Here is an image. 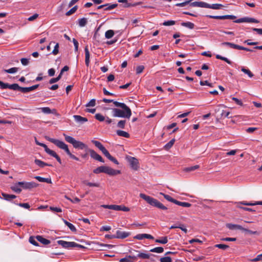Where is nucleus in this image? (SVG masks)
Wrapping results in <instances>:
<instances>
[{
	"instance_id": "nucleus-14",
	"label": "nucleus",
	"mask_w": 262,
	"mask_h": 262,
	"mask_svg": "<svg viewBox=\"0 0 262 262\" xmlns=\"http://www.w3.org/2000/svg\"><path fill=\"white\" fill-rule=\"evenodd\" d=\"M57 243L61 245L63 248L68 249L73 248V246L74 245V242H67L62 240L58 241Z\"/></svg>"
},
{
	"instance_id": "nucleus-4",
	"label": "nucleus",
	"mask_w": 262,
	"mask_h": 262,
	"mask_svg": "<svg viewBox=\"0 0 262 262\" xmlns=\"http://www.w3.org/2000/svg\"><path fill=\"white\" fill-rule=\"evenodd\" d=\"M140 197L144 200L148 204L162 210H167V208L159 201L144 193H140Z\"/></svg>"
},
{
	"instance_id": "nucleus-26",
	"label": "nucleus",
	"mask_w": 262,
	"mask_h": 262,
	"mask_svg": "<svg viewBox=\"0 0 262 262\" xmlns=\"http://www.w3.org/2000/svg\"><path fill=\"white\" fill-rule=\"evenodd\" d=\"M2 195L3 197V198L8 201H11L12 199H15L16 198V196L14 194H9L5 193H2Z\"/></svg>"
},
{
	"instance_id": "nucleus-53",
	"label": "nucleus",
	"mask_w": 262,
	"mask_h": 262,
	"mask_svg": "<svg viewBox=\"0 0 262 262\" xmlns=\"http://www.w3.org/2000/svg\"><path fill=\"white\" fill-rule=\"evenodd\" d=\"M241 71L243 72L244 73L247 74L249 77H252L253 76L252 72L249 70L245 68H242Z\"/></svg>"
},
{
	"instance_id": "nucleus-24",
	"label": "nucleus",
	"mask_w": 262,
	"mask_h": 262,
	"mask_svg": "<svg viewBox=\"0 0 262 262\" xmlns=\"http://www.w3.org/2000/svg\"><path fill=\"white\" fill-rule=\"evenodd\" d=\"M226 226L230 230L237 229L242 230L243 228V227L239 225L232 224H227Z\"/></svg>"
},
{
	"instance_id": "nucleus-22",
	"label": "nucleus",
	"mask_w": 262,
	"mask_h": 262,
	"mask_svg": "<svg viewBox=\"0 0 262 262\" xmlns=\"http://www.w3.org/2000/svg\"><path fill=\"white\" fill-rule=\"evenodd\" d=\"M34 178L40 182H46L48 184L52 183V180L51 178H45L40 176H35Z\"/></svg>"
},
{
	"instance_id": "nucleus-15",
	"label": "nucleus",
	"mask_w": 262,
	"mask_h": 262,
	"mask_svg": "<svg viewBox=\"0 0 262 262\" xmlns=\"http://www.w3.org/2000/svg\"><path fill=\"white\" fill-rule=\"evenodd\" d=\"M208 4L204 2H194L190 3V6L191 7H198L201 8H208Z\"/></svg>"
},
{
	"instance_id": "nucleus-13",
	"label": "nucleus",
	"mask_w": 262,
	"mask_h": 262,
	"mask_svg": "<svg viewBox=\"0 0 262 262\" xmlns=\"http://www.w3.org/2000/svg\"><path fill=\"white\" fill-rule=\"evenodd\" d=\"M88 151L90 152L92 158L102 163L104 162V161L102 157L98 154L95 150L93 149H89Z\"/></svg>"
},
{
	"instance_id": "nucleus-60",
	"label": "nucleus",
	"mask_w": 262,
	"mask_h": 262,
	"mask_svg": "<svg viewBox=\"0 0 262 262\" xmlns=\"http://www.w3.org/2000/svg\"><path fill=\"white\" fill-rule=\"evenodd\" d=\"M99 245L102 247L101 250H105V248H107L108 249H111L114 246V245H112L104 244H100Z\"/></svg>"
},
{
	"instance_id": "nucleus-31",
	"label": "nucleus",
	"mask_w": 262,
	"mask_h": 262,
	"mask_svg": "<svg viewBox=\"0 0 262 262\" xmlns=\"http://www.w3.org/2000/svg\"><path fill=\"white\" fill-rule=\"evenodd\" d=\"M82 183L89 186V187H99L100 185L99 183H92L89 182L86 180H84L82 181Z\"/></svg>"
},
{
	"instance_id": "nucleus-23",
	"label": "nucleus",
	"mask_w": 262,
	"mask_h": 262,
	"mask_svg": "<svg viewBox=\"0 0 262 262\" xmlns=\"http://www.w3.org/2000/svg\"><path fill=\"white\" fill-rule=\"evenodd\" d=\"M222 46H228L231 48L237 49L238 50L240 48V46L234 44L233 43L229 42H224L222 43Z\"/></svg>"
},
{
	"instance_id": "nucleus-7",
	"label": "nucleus",
	"mask_w": 262,
	"mask_h": 262,
	"mask_svg": "<svg viewBox=\"0 0 262 262\" xmlns=\"http://www.w3.org/2000/svg\"><path fill=\"white\" fill-rule=\"evenodd\" d=\"M91 142L98 148H99L104 155L110 161L113 162L116 164H119V162L117 160L112 156L107 149L103 146V145L99 142L96 140H93Z\"/></svg>"
},
{
	"instance_id": "nucleus-20",
	"label": "nucleus",
	"mask_w": 262,
	"mask_h": 262,
	"mask_svg": "<svg viewBox=\"0 0 262 262\" xmlns=\"http://www.w3.org/2000/svg\"><path fill=\"white\" fill-rule=\"evenodd\" d=\"M36 239L38 242H39L40 243H41V244H43L45 245H48V244H49L51 243L50 240L43 238L41 235H37V236H36Z\"/></svg>"
},
{
	"instance_id": "nucleus-16",
	"label": "nucleus",
	"mask_w": 262,
	"mask_h": 262,
	"mask_svg": "<svg viewBox=\"0 0 262 262\" xmlns=\"http://www.w3.org/2000/svg\"><path fill=\"white\" fill-rule=\"evenodd\" d=\"M130 234L129 232L117 230L116 231V238L124 239L128 237Z\"/></svg>"
},
{
	"instance_id": "nucleus-12",
	"label": "nucleus",
	"mask_w": 262,
	"mask_h": 262,
	"mask_svg": "<svg viewBox=\"0 0 262 262\" xmlns=\"http://www.w3.org/2000/svg\"><path fill=\"white\" fill-rule=\"evenodd\" d=\"M234 23H259V20L256 19L254 18L251 17H243L236 19L234 21Z\"/></svg>"
},
{
	"instance_id": "nucleus-6",
	"label": "nucleus",
	"mask_w": 262,
	"mask_h": 262,
	"mask_svg": "<svg viewBox=\"0 0 262 262\" xmlns=\"http://www.w3.org/2000/svg\"><path fill=\"white\" fill-rule=\"evenodd\" d=\"M63 136L64 137L65 140L67 142L72 144L74 148L80 149H89L88 146L84 143L79 141H77L75 140L73 137L68 136L65 134H63Z\"/></svg>"
},
{
	"instance_id": "nucleus-42",
	"label": "nucleus",
	"mask_w": 262,
	"mask_h": 262,
	"mask_svg": "<svg viewBox=\"0 0 262 262\" xmlns=\"http://www.w3.org/2000/svg\"><path fill=\"white\" fill-rule=\"evenodd\" d=\"M164 251L163 248L161 247H156L150 250V252H156L158 253H162Z\"/></svg>"
},
{
	"instance_id": "nucleus-27",
	"label": "nucleus",
	"mask_w": 262,
	"mask_h": 262,
	"mask_svg": "<svg viewBox=\"0 0 262 262\" xmlns=\"http://www.w3.org/2000/svg\"><path fill=\"white\" fill-rule=\"evenodd\" d=\"M41 110V112L45 114H54L56 112V110L53 109L51 110L49 107H44L39 108Z\"/></svg>"
},
{
	"instance_id": "nucleus-54",
	"label": "nucleus",
	"mask_w": 262,
	"mask_h": 262,
	"mask_svg": "<svg viewBox=\"0 0 262 262\" xmlns=\"http://www.w3.org/2000/svg\"><path fill=\"white\" fill-rule=\"evenodd\" d=\"M36 237L35 238L33 236H30V238H29V242L32 244V245H34V246H38V243L36 242Z\"/></svg>"
},
{
	"instance_id": "nucleus-45",
	"label": "nucleus",
	"mask_w": 262,
	"mask_h": 262,
	"mask_svg": "<svg viewBox=\"0 0 262 262\" xmlns=\"http://www.w3.org/2000/svg\"><path fill=\"white\" fill-rule=\"evenodd\" d=\"M175 142V139H171L169 142H168L164 146V148L165 149L168 150L169 148H170L174 144Z\"/></svg>"
},
{
	"instance_id": "nucleus-30",
	"label": "nucleus",
	"mask_w": 262,
	"mask_h": 262,
	"mask_svg": "<svg viewBox=\"0 0 262 262\" xmlns=\"http://www.w3.org/2000/svg\"><path fill=\"white\" fill-rule=\"evenodd\" d=\"M160 194L161 195H162L164 198L167 201L170 202H172L175 204H176V202H177V200H175L174 199H173L172 198H171L170 196H169V195L168 194H164L162 192H160Z\"/></svg>"
},
{
	"instance_id": "nucleus-43",
	"label": "nucleus",
	"mask_w": 262,
	"mask_h": 262,
	"mask_svg": "<svg viewBox=\"0 0 262 262\" xmlns=\"http://www.w3.org/2000/svg\"><path fill=\"white\" fill-rule=\"evenodd\" d=\"M176 203V205L184 207H190L191 206V204L187 202H182L177 200Z\"/></svg>"
},
{
	"instance_id": "nucleus-55",
	"label": "nucleus",
	"mask_w": 262,
	"mask_h": 262,
	"mask_svg": "<svg viewBox=\"0 0 262 262\" xmlns=\"http://www.w3.org/2000/svg\"><path fill=\"white\" fill-rule=\"evenodd\" d=\"M216 57L217 59H220L225 61L229 64H232V62L228 59H227L226 57H222L220 55H217Z\"/></svg>"
},
{
	"instance_id": "nucleus-64",
	"label": "nucleus",
	"mask_w": 262,
	"mask_h": 262,
	"mask_svg": "<svg viewBox=\"0 0 262 262\" xmlns=\"http://www.w3.org/2000/svg\"><path fill=\"white\" fill-rule=\"evenodd\" d=\"M232 100H233L237 105H239L240 106H242L243 105L242 101L237 99V98L232 97Z\"/></svg>"
},
{
	"instance_id": "nucleus-32",
	"label": "nucleus",
	"mask_w": 262,
	"mask_h": 262,
	"mask_svg": "<svg viewBox=\"0 0 262 262\" xmlns=\"http://www.w3.org/2000/svg\"><path fill=\"white\" fill-rule=\"evenodd\" d=\"M239 203L241 204L246 205V206H254L256 205H262V201H258L255 202V203H249L246 201L240 202Z\"/></svg>"
},
{
	"instance_id": "nucleus-36",
	"label": "nucleus",
	"mask_w": 262,
	"mask_h": 262,
	"mask_svg": "<svg viewBox=\"0 0 262 262\" xmlns=\"http://www.w3.org/2000/svg\"><path fill=\"white\" fill-rule=\"evenodd\" d=\"M216 111L217 112H221V118H222L223 117L231 118V117L229 116V115H230L229 112H227L224 110L221 111L220 108L217 109V110Z\"/></svg>"
},
{
	"instance_id": "nucleus-44",
	"label": "nucleus",
	"mask_w": 262,
	"mask_h": 262,
	"mask_svg": "<svg viewBox=\"0 0 262 262\" xmlns=\"http://www.w3.org/2000/svg\"><path fill=\"white\" fill-rule=\"evenodd\" d=\"M114 35V32L112 30H109L106 31L105 33V37L107 39L112 38Z\"/></svg>"
},
{
	"instance_id": "nucleus-18",
	"label": "nucleus",
	"mask_w": 262,
	"mask_h": 262,
	"mask_svg": "<svg viewBox=\"0 0 262 262\" xmlns=\"http://www.w3.org/2000/svg\"><path fill=\"white\" fill-rule=\"evenodd\" d=\"M102 207L105 209H112L114 210L120 211L121 205H103Z\"/></svg>"
},
{
	"instance_id": "nucleus-25",
	"label": "nucleus",
	"mask_w": 262,
	"mask_h": 262,
	"mask_svg": "<svg viewBox=\"0 0 262 262\" xmlns=\"http://www.w3.org/2000/svg\"><path fill=\"white\" fill-rule=\"evenodd\" d=\"M85 52V62L86 66H88L90 63V52L88 48L86 47L84 49Z\"/></svg>"
},
{
	"instance_id": "nucleus-47",
	"label": "nucleus",
	"mask_w": 262,
	"mask_h": 262,
	"mask_svg": "<svg viewBox=\"0 0 262 262\" xmlns=\"http://www.w3.org/2000/svg\"><path fill=\"white\" fill-rule=\"evenodd\" d=\"M77 9H78V6H75L72 9H71L69 11L67 12L66 13V15L67 16H70V15H72V14L76 12V11L77 10Z\"/></svg>"
},
{
	"instance_id": "nucleus-52",
	"label": "nucleus",
	"mask_w": 262,
	"mask_h": 262,
	"mask_svg": "<svg viewBox=\"0 0 262 262\" xmlns=\"http://www.w3.org/2000/svg\"><path fill=\"white\" fill-rule=\"evenodd\" d=\"M214 247L223 250H226L229 248V246L225 244H216L214 245Z\"/></svg>"
},
{
	"instance_id": "nucleus-21",
	"label": "nucleus",
	"mask_w": 262,
	"mask_h": 262,
	"mask_svg": "<svg viewBox=\"0 0 262 262\" xmlns=\"http://www.w3.org/2000/svg\"><path fill=\"white\" fill-rule=\"evenodd\" d=\"M73 117L77 122L83 123L88 121V119L79 115H74Z\"/></svg>"
},
{
	"instance_id": "nucleus-49",
	"label": "nucleus",
	"mask_w": 262,
	"mask_h": 262,
	"mask_svg": "<svg viewBox=\"0 0 262 262\" xmlns=\"http://www.w3.org/2000/svg\"><path fill=\"white\" fill-rule=\"evenodd\" d=\"M18 69L17 68L13 67V68H10L8 70H4V71L7 73L13 74V73H15L16 72H17Z\"/></svg>"
},
{
	"instance_id": "nucleus-28",
	"label": "nucleus",
	"mask_w": 262,
	"mask_h": 262,
	"mask_svg": "<svg viewBox=\"0 0 262 262\" xmlns=\"http://www.w3.org/2000/svg\"><path fill=\"white\" fill-rule=\"evenodd\" d=\"M242 231L243 232H245V233H248L249 234H254V235H259V232H258V231H252V230H250L247 229L246 228H244V227L242 228Z\"/></svg>"
},
{
	"instance_id": "nucleus-62",
	"label": "nucleus",
	"mask_w": 262,
	"mask_h": 262,
	"mask_svg": "<svg viewBox=\"0 0 262 262\" xmlns=\"http://www.w3.org/2000/svg\"><path fill=\"white\" fill-rule=\"evenodd\" d=\"M66 198L69 200V201H70L72 203H79L80 202V199L77 197H75L74 198V199H72L69 197H67V196H66Z\"/></svg>"
},
{
	"instance_id": "nucleus-3",
	"label": "nucleus",
	"mask_w": 262,
	"mask_h": 262,
	"mask_svg": "<svg viewBox=\"0 0 262 262\" xmlns=\"http://www.w3.org/2000/svg\"><path fill=\"white\" fill-rule=\"evenodd\" d=\"M0 87L2 89H9L13 90H18L24 93H28L33 91L32 86L23 88L19 86V85L17 83L9 84L8 83H4L1 80Z\"/></svg>"
},
{
	"instance_id": "nucleus-51",
	"label": "nucleus",
	"mask_w": 262,
	"mask_h": 262,
	"mask_svg": "<svg viewBox=\"0 0 262 262\" xmlns=\"http://www.w3.org/2000/svg\"><path fill=\"white\" fill-rule=\"evenodd\" d=\"M125 123H126V120H120L118 122L117 126L119 128H124Z\"/></svg>"
},
{
	"instance_id": "nucleus-59",
	"label": "nucleus",
	"mask_w": 262,
	"mask_h": 262,
	"mask_svg": "<svg viewBox=\"0 0 262 262\" xmlns=\"http://www.w3.org/2000/svg\"><path fill=\"white\" fill-rule=\"evenodd\" d=\"M160 261L161 262H171L172 260L170 257L166 256V257H161L160 258Z\"/></svg>"
},
{
	"instance_id": "nucleus-58",
	"label": "nucleus",
	"mask_w": 262,
	"mask_h": 262,
	"mask_svg": "<svg viewBox=\"0 0 262 262\" xmlns=\"http://www.w3.org/2000/svg\"><path fill=\"white\" fill-rule=\"evenodd\" d=\"M145 236H146L145 233L139 234L136 235L135 236H134V238L135 239H137L138 240H141V239H143V238H145Z\"/></svg>"
},
{
	"instance_id": "nucleus-19",
	"label": "nucleus",
	"mask_w": 262,
	"mask_h": 262,
	"mask_svg": "<svg viewBox=\"0 0 262 262\" xmlns=\"http://www.w3.org/2000/svg\"><path fill=\"white\" fill-rule=\"evenodd\" d=\"M34 163L40 168H43L46 166H52V164L45 163L39 159H35L34 160Z\"/></svg>"
},
{
	"instance_id": "nucleus-8",
	"label": "nucleus",
	"mask_w": 262,
	"mask_h": 262,
	"mask_svg": "<svg viewBox=\"0 0 262 262\" xmlns=\"http://www.w3.org/2000/svg\"><path fill=\"white\" fill-rule=\"evenodd\" d=\"M126 159L129 163V165L133 169L137 170L139 169V163L137 159L135 157L127 156L126 157Z\"/></svg>"
},
{
	"instance_id": "nucleus-5",
	"label": "nucleus",
	"mask_w": 262,
	"mask_h": 262,
	"mask_svg": "<svg viewBox=\"0 0 262 262\" xmlns=\"http://www.w3.org/2000/svg\"><path fill=\"white\" fill-rule=\"evenodd\" d=\"M93 172L95 174H99L103 172L113 176L121 173V171L119 170L114 169L107 166H101L94 169Z\"/></svg>"
},
{
	"instance_id": "nucleus-34",
	"label": "nucleus",
	"mask_w": 262,
	"mask_h": 262,
	"mask_svg": "<svg viewBox=\"0 0 262 262\" xmlns=\"http://www.w3.org/2000/svg\"><path fill=\"white\" fill-rule=\"evenodd\" d=\"M181 26L187 27L190 29H193L194 28V24L191 22H183L181 23Z\"/></svg>"
},
{
	"instance_id": "nucleus-2",
	"label": "nucleus",
	"mask_w": 262,
	"mask_h": 262,
	"mask_svg": "<svg viewBox=\"0 0 262 262\" xmlns=\"http://www.w3.org/2000/svg\"><path fill=\"white\" fill-rule=\"evenodd\" d=\"M46 139L51 142V143L54 144L55 145H56L58 147H59L60 149H62L64 150L66 152L67 154L69 156V157L72 158L73 160L79 161V158L76 157L75 155H73L70 151L68 145L64 143L63 141L55 139L53 138H51L49 137L46 138Z\"/></svg>"
},
{
	"instance_id": "nucleus-35",
	"label": "nucleus",
	"mask_w": 262,
	"mask_h": 262,
	"mask_svg": "<svg viewBox=\"0 0 262 262\" xmlns=\"http://www.w3.org/2000/svg\"><path fill=\"white\" fill-rule=\"evenodd\" d=\"M64 223L70 228V229L73 232H76L77 231L75 227L71 223L68 222L66 220L62 219Z\"/></svg>"
},
{
	"instance_id": "nucleus-10",
	"label": "nucleus",
	"mask_w": 262,
	"mask_h": 262,
	"mask_svg": "<svg viewBox=\"0 0 262 262\" xmlns=\"http://www.w3.org/2000/svg\"><path fill=\"white\" fill-rule=\"evenodd\" d=\"M40 146L44 148L45 151L47 154L54 157L60 164H61V160L60 158L54 151L49 149L48 146L44 143H42Z\"/></svg>"
},
{
	"instance_id": "nucleus-17",
	"label": "nucleus",
	"mask_w": 262,
	"mask_h": 262,
	"mask_svg": "<svg viewBox=\"0 0 262 262\" xmlns=\"http://www.w3.org/2000/svg\"><path fill=\"white\" fill-rule=\"evenodd\" d=\"M137 261L136 256H127L124 258H121L120 262H136Z\"/></svg>"
},
{
	"instance_id": "nucleus-38",
	"label": "nucleus",
	"mask_w": 262,
	"mask_h": 262,
	"mask_svg": "<svg viewBox=\"0 0 262 262\" xmlns=\"http://www.w3.org/2000/svg\"><path fill=\"white\" fill-rule=\"evenodd\" d=\"M88 23L87 19L86 18H82L78 19V25L80 27L85 26Z\"/></svg>"
},
{
	"instance_id": "nucleus-41",
	"label": "nucleus",
	"mask_w": 262,
	"mask_h": 262,
	"mask_svg": "<svg viewBox=\"0 0 262 262\" xmlns=\"http://www.w3.org/2000/svg\"><path fill=\"white\" fill-rule=\"evenodd\" d=\"M155 242L156 243H160L162 244H165L168 242L167 237L164 236L162 237L161 239H157Z\"/></svg>"
},
{
	"instance_id": "nucleus-56",
	"label": "nucleus",
	"mask_w": 262,
	"mask_h": 262,
	"mask_svg": "<svg viewBox=\"0 0 262 262\" xmlns=\"http://www.w3.org/2000/svg\"><path fill=\"white\" fill-rule=\"evenodd\" d=\"M61 76L58 75L56 78H51L50 80V81H49V83L52 84V83H54L55 82H57V81H58L61 79Z\"/></svg>"
},
{
	"instance_id": "nucleus-50",
	"label": "nucleus",
	"mask_w": 262,
	"mask_h": 262,
	"mask_svg": "<svg viewBox=\"0 0 262 262\" xmlns=\"http://www.w3.org/2000/svg\"><path fill=\"white\" fill-rule=\"evenodd\" d=\"M193 0H187L185 2L181 3H177V4H176V6H178V7H184V6H185L186 5L189 4H190V3H191V2Z\"/></svg>"
},
{
	"instance_id": "nucleus-63",
	"label": "nucleus",
	"mask_w": 262,
	"mask_h": 262,
	"mask_svg": "<svg viewBox=\"0 0 262 262\" xmlns=\"http://www.w3.org/2000/svg\"><path fill=\"white\" fill-rule=\"evenodd\" d=\"M30 58H23L20 59L21 63L24 66H26L29 64Z\"/></svg>"
},
{
	"instance_id": "nucleus-9",
	"label": "nucleus",
	"mask_w": 262,
	"mask_h": 262,
	"mask_svg": "<svg viewBox=\"0 0 262 262\" xmlns=\"http://www.w3.org/2000/svg\"><path fill=\"white\" fill-rule=\"evenodd\" d=\"M17 184L25 189H31L36 188L38 186V184L34 182H19L17 183Z\"/></svg>"
},
{
	"instance_id": "nucleus-61",
	"label": "nucleus",
	"mask_w": 262,
	"mask_h": 262,
	"mask_svg": "<svg viewBox=\"0 0 262 262\" xmlns=\"http://www.w3.org/2000/svg\"><path fill=\"white\" fill-rule=\"evenodd\" d=\"M96 105V100L95 99H91L89 102L86 104V107L94 106Z\"/></svg>"
},
{
	"instance_id": "nucleus-39",
	"label": "nucleus",
	"mask_w": 262,
	"mask_h": 262,
	"mask_svg": "<svg viewBox=\"0 0 262 262\" xmlns=\"http://www.w3.org/2000/svg\"><path fill=\"white\" fill-rule=\"evenodd\" d=\"M199 168V165H196L193 166H190L188 167H186L184 169V171L186 172H190L192 171H194Z\"/></svg>"
},
{
	"instance_id": "nucleus-1",
	"label": "nucleus",
	"mask_w": 262,
	"mask_h": 262,
	"mask_svg": "<svg viewBox=\"0 0 262 262\" xmlns=\"http://www.w3.org/2000/svg\"><path fill=\"white\" fill-rule=\"evenodd\" d=\"M102 101L105 103L113 102L116 107H120L119 108H112L113 116L115 117L129 118L132 115V111L130 108L125 103L119 102L112 99L103 98Z\"/></svg>"
},
{
	"instance_id": "nucleus-11",
	"label": "nucleus",
	"mask_w": 262,
	"mask_h": 262,
	"mask_svg": "<svg viewBox=\"0 0 262 262\" xmlns=\"http://www.w3.org/2000/svg\"><path fill=\"white\" fill-rule=\"evenodd\" d=\"M206 17L210 18L216 19H234L236 18V17L233 15H225L222 16L218 15H207Z\"/></svg>"
},
{
	"instance_id": "nucleus-40",
	"label": "nucleus",
	"mask_w": 262,
	"mask_h": 262,
	"mask_svg": "<svg viewBox=\"0 0 262 262\" xmlns=\"http://www.w3.org/2000/svg\"><path fill=\"white\" fill-rule=\"evenodd\" d=\"M18 186H19L18 184H17V183H16L14 185L12 186L11 187V189L14 192L19 193L21 191V189Z\"/></svg>"
},
{
	"instance_id": "nucleus-29",
	"label": "nucleus",
	"mask_w": 262,
	"mask_h": 262,
	"mask_svg": "<svg viewBox=\"0 0 262 262\" xmlns=\"http://www.w3.org/2000/svg\"><path fill=\"white\" fill-rule=\"evenodd\" d=\"M208 8L210 9H215V10H218L222 9L224 6L220 4H208Z\"/></svg>"
},
{
	"instance_id": "nucleus-48",
	"label": "nucleus",
	"mask_w": 262,
	"mask_h": 262,
	"mask_svg": "<svg viewBox=\"0 0 262 262\" xmlns=\"http://www.w3.org/2000/svg\"><path fill=\"white\" fill-rule=\"evenodd\" d=\"M95 118L96 119L100 122H102L105 119V118L102 115L99 113L95 114Z\"/></svg>"
},
{
	"instance_id": "nucleus-46",
	"label": "nucleus",
	"mask_w": 262,
	"mask_h": 262,
	"mask_svg": "<svg viewBox=\"0 0 262 262\" xmlns=\"http://www.w3.org/2000/svg\"><path fill=\"white\" fill-rule=\"evenodd\" d=\"M150 254L147 253H139L136 257H138L142 259H149L150 258Z\"/></svg>"
},
{
	"instance_id": "nucleus-33",
	"label": "nucleus",
	"mask_w": 262,
	"mask_h": 262,
	"mask_svg": "<svg viewBox=\"0 0 262 262\" xmlns=\"http://www.w3.org/2000/svg\"><path fill=\"white\" fill-rule=\"evenodd\" d=\"M116 133L119 136L127 138H129L130 136L128 133L123 130H117Z\"/></svg>"
},
{
	"instance_id": "nucleus-57",
	"label": "nucleus",
	"mask_w": 262,
	"mask_h": 262,
	"mask_svg": "<svg viewBox=\"0 0 262 262\" xmlns=\"http://www.w3.org/2000/svg\"><path fill=\"white\" fill-rule=\"evenodd\" d=\"M175 24H176V21L174 20H168V21H165L163 23V25L165 26H168L174 25H175Z\"/></svg>"
},
{
	"instance_id": "nucleus-37",
	"label": "nucleus",
	"mask_w": 262,
	"mask_h": 262,
	"mask_svg": "<svg viewBox=\"0 0 262 262\" xmlns=\"http://www.w3.org/2000/svg\"><path fill=\"white\" fill-rule=\"evenodd\" d=\"M118 2L124 4V7L125 8H129L136 6V4L128 3L127 0H119Z\"/></svg>"
}]
</instances>
